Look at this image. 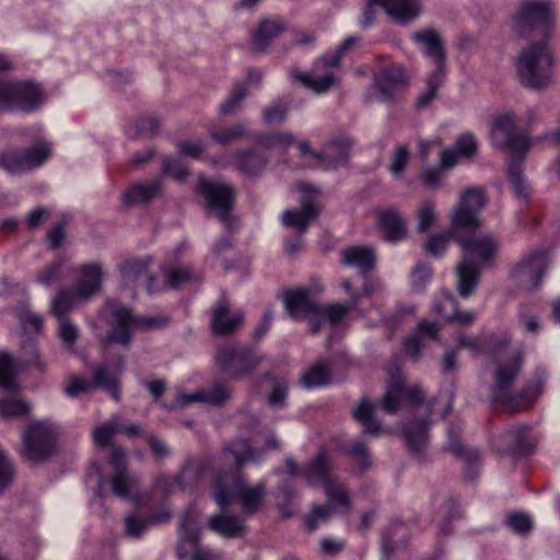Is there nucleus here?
I'll list each match as a JSON object with an SVG mask.
<instances>
[{"label":"nucleus","instance_id":"1","mask_svg":"<svg viewBox=\"0 0 560 560\" xmlns=\"http://www.w3.org/2000/svg\"><path fill=\"white\" fill-rule=\"evenodd\" d=\"M523 362V351L513 349L506 358H499L493 372L491 400L511 413L523 410L541 393L542 383L540 380L526 385L521 390L513 389V384L521 373Z\"/></svg>","mask_w":560,"mask_h":560},{"label":"nucleus","instance_id":"2","mask_svg":"<svg viewBox=\"0 0 560 560\" xmlns=\"http://www.w3.org/2000/svg\"><path fill=\"white\" fill-rule=\"evenodd\" d=\"M265 495V482L249 486L242 476L234 472L220 474L213 490V498L221 509L237 501L245 514L256 513L262 505Z\"/></svg>","mask_w":560,"mask_h":560},{"label":"nucleus","instance_id":"3","mask_svg":"<svg viewBox=\"0 0 560 560\" xmlns=\"http://www.w3.org/2000/svg\"><path fill=\"white\" fill-rule=\"evenodd\" d=\"M516 72L523 85L534 90L548 86L552 81V57L547 42H533L521 50Z\"/></svg>","mask_w":560,"mask_h":560},{"label":"nucleus","instance_id":"4","mask_svg":"<svg viewBox=\"0 0 560 560\" xmlns=\"http://www.w3.org/2000/svg\"><path fill=\"white\" fill-rule=\"evenodd\" d=\"M514 26L520 35L547 42L555 28L553 4L549 0H523L514 15Z\"/></svg>","mask_w":560,"mask_h":560},{"label":"nucleus","instance_id":"5","mask_svg":"<svg viewBox=\"0 0 560 560\" xmlns=\"http://www.w3.org/2000/svg\"><path fill=\"white\" fill-rule=\"evenodd\" d=\"M165 324L161 317L137 316L131 308L117 305L112 311V327L105 339V346L118 343L127 348L132 339L135 329H155Z\"/></svg>","mask_w":560,"mask_h":560},{"label":"nucleus","instance_id":"6","mask_svg":"<svg viewBox=\"0 0 560 560\" xmlns=\"http://www.w3.org/2000/svg\"><path fill=\"white\" fill-rule=\"evenodd\" d=\"M262 360L264 357L256 350L236 343L218 348L215 354L218 368L233 378L252 374Z\"/></svg>","mask_w":560,"mask_h":560},{"label":"nucleus","instance_id":"7","mask_svg":"<svg viewBox=\"0 0 560 560\" xmlns=\"http://www.w3.org/2000/svg\"><path fill=\"white\" fill-rule=\"evenodd\" d=\"M22 439V454L32 462L45 460L56 452L57 431L46 421L31 423L24 430Z\"/></svg>","mask_w":560,"mask_h":560},{"label":"nucleus","instance_id":"8","mask_svg":"<svg viewBox=\"0 0 560 560\" xmlns=\"http://www.w3.org/2000/svg\"><path fill=\"white\" fill-rule=\"evenodd\" d=\"M460 236H456V243L462 249V259L470 260L479 267L491 266L495 260L499 252V241L491 233H476L469 231Z\"/></svg>","mask_w":560,"mask_h":560},{"label":"nucleus","instance_id":"9","mask_svg":"<svg viewBox=\"0 0 560 560\" xmlns=\"http://www.w3.org/2000/svg\"><path fill=\"white\" fill-rule=\"evenodd\" d=\"M521 121L513 110H508L497 116L492 129L491 139L494 147L510 149L515 153L524 154L532 145L530 140L518 131L517 124Z\"/></svg>","mask_w":560,"mask_h":560},{"label":"nucleus","instance_id":"10","mask_svg":"<svg viewBox=\"0 0 560 560\" xmlns=\"http://www.w3.org/2000/svg\"><path fill=\"white\" fill-rule=\"evenodd\" d=\"M487 202L485 190L478 187L462 192L457 205L450 214L451 223L455 230L475 231L481 225L478 212Z\"/></svg>","mask_w":560,"mask_h":560},{"label":"nucleus","instance_id":"11","mask_svg":"<svg viewBox=\"0 0 560 560\" xmlns=\"http://www.w3.org/2000/svg\"><path fill=\"white\" fill-rule=\"evenodd\" d=\"M49 153V148L44 143L26 149L5 148L0 152V166L10 174H20L39 166Z\"/></svg>","mask_w":560,"mask_h":560},{"label":"nucleus","instance_id":"12","mask_svg":"<svg viewBox=\"0 0 560 560\" xmlns=\"http://www.w3.org/2000/svg\"><path fill=\"white\" fill-rule=\"evenodd\" d=\"M375 5L382 7L389 16L401 23H408L420 14V7L415 0H368L361 20L363 27L375 22Z\"/></svg>","mask_w":560,"mask_h":560},{"label":"nucleus","instance_id":"13","mask_svg":"<svg viewBox=\"0 0 560 560\" xmlns=\"http://www.w3.org/2000/svg\"><path fill=\"white\" fill-rule=\"evenodd\" d=\"M198 523L199 513L194 506L188 508L179 516V538L176 545V556L178 560L191 559L196 553L203 550V548L200 547V528Z\"/></svg>","mask_w":560,"mask_h":560},{"label":"nucleus","instance_id":"14","mask_svg":"<svg viewBox=\"0 0 560 560\" xmlns=\"http://www.w3.org/2000/svg\"><path fill=\"white\" fill-rule=\"evenodd\" d=\"M199 187L211 210L217 212L219 220L226 229H232L231 209L234 201L232 187L222 183L209 182L205 178L200 179Z\"/></svg>","mask_w":560,"mask_h":560},{"label":"nucleus","instance_id":"15","mask_svg":"<svg viewBox=\"0 0 560 560\" xmlns=\"http://www.w3.org/2000/svg\"><path fill=\"white\" fill-rule=\"evenodd\" d=\"M298 189L304 194L301 199V208L285 210L282 213V224L305 232L310 222L315 220L319 213V208L313 200V197L318 195V190L307 183H299Z\"/></svg>","mask_w":560,"mask_h":560},{"label":"nucleus","instance_id":"16","mask_svg":"<svg viewBox=\"0 0 560 560\" xmlns=\"http://www.w3.org/2000/svg\"><path fill=\"white\" fill-rule=\"evenodd\" d=\"M548 267V260L545 254L535 253L522 260L513 271V279L516 284L525 291L537 289L544 278Z\"/></svg>","mask_w":560,"mask_h":560},{"label":"nucleus","instance_id":"17","mask_svg":"<svg viewBox=\"0 0 560 560\" xmlns=\"http://www.w3.org/2000/svg\"><path fill=\"white\" fill-rule=\"evenodd\" d=\"M243 325V311L232 310L226 299H220L212 307L210 326L214 335H233L240 330Z\"/></svg>","mask_w":560,"mask_h":560},{"label":"nucleus","instance_id":"18","mask_svg":"<svg viewBox=\"0 0 560 560\" xmlns=\"http://www.w3.org/2000/svg\"><path fill=\"white\" fill-rule=\"evenodd\" d=\"M285 28L284 21L279 16L261 18L250 32V49L256 54L265 52Z\"/></svg>","mask_w":560,"mask_h":560},{"label":"nucleus","instance_id":"19","mask_svg":"<svg viewBox=\"0 0 560 560\" xmlns=\"http://www.w3.org/2000/svg\"><path fill=\"white\" fill-rule=\"evenodd\" d=\"M10 110L19 108L32 112L39 107L44 96L38 84L32 81L10 80Z\"/></svg>","mask_w":560,"mask_h":560},{"label":"nucleus","instance_id":"20","mask_svg":"<svg viewBox=\"0 0 560 560\" xmlns=\"http://www.w3.org/2000/svg\"><path fill=\"white\" fill-rule=\"evenodd\" d=\"M150 259H129L119 266L121 283L125 288L142 285L148 293L153 292L154 277L149 272Z\"/></svg>","mask_w":560,"mask_h":560},{"label":"nucleus","instance_id":"21","mask_svg":"<svg viewBox=\"0 0 560 560\" xmlns=\"http://www.w3.org/2000/svg\"><path fill=\"white\" fill-rule=\"evenodd\" d=\"M284 308L291 318L301 320L318 312L317 303L312 299L308 288L291 289L283 292Z\"/></svg>","mask_w":560,"mask_h":560},{"label":"nucleus","instance_id":"22","mask_svg":"<svg viewBox=\"0 0 560 560\" xmlns=\"http://www.w3.org/2000/svg\"><path fill=\"white\" fill-rule=\"evenodd\" d=\"M409 84V78L402 66L393 65L384 68L375 79V91L382 100L389 101L401 89Z\"/></svg>","mask_w":560,"mask_h":560},{"label":"nucleus","instance_id":"23","mask_svg":"<svg viewBox=\"0 0 560 560\" xmlns=\"http://www.w3.org/2000/svg\"><path fill=\"white\" fill-rule=\"evenodd\" d=\"M497 447L500 452L512 454H526L535 446V439L527 425L510 429L497 439Z\"/></svg>","mask_w":560,"mask_h":560},{"label":"nucleus","instance_id":"24","mask_svg":"<svg viewBox=\"0 0 560 560\" xmlns=\"http://www.w3.org/2000/svg\"><path fill=\"white\" fill-rule=\"evenodd\" d=\"M352 144L353 141L349 137H337L328 141L324 149L315 154V159L320 160L327 168L345 165L350 159Z\"/></svg>","mask_w":560,"mask_h":560},{"label":"nucleus","instance_id":"25","mask_svg":"<svg viewBox=\"0 0 560 560\" xmlns=\"http://www.w3.org/2000/svg\"><path fill=\"white\" fill-rule=\"evenodd\" d=\"M430 423L427 420L408 422L402 428V435L409 453L422 457L429 446Z\"/></svg>","mask_w":560,"mask_h":560},{"label":"nucleus","instance_id":"26","mask_svg":"<svg viewBox=\"0 0 560 560\" xmlns=\"http://www.w3.org/2000/svg\"><path fill=\"white\" fill-rule=\"evenodd\" d=\"M208 527L213 533L228 539L241 538L247 532L244 520L225 513V509H222L221 513L209 517Z\"/></svg>","mask_w":560,"mask_h":560},{"label":"nucleus","instance_id":"27","mask_svg":"<svg viewBox=\"0 0 560 560\" xmlns=\"http://www.w3.org/2000/svg\"><path fill=\"white\" fill-rule=\"evenodd\" d=\"M482 269V267H479L470 260L462 259L457 264L455 267V278L456 289L460 298L467 299L472 295L480 282Z\"/></svg>","mask_w":560,"mask_h":560},{"label":"nucleus","instance_id":"28","mask_svg":"<svg viewBox=\"0 0 560 560\" xmlns=\"http://www.w3.org/2000/svg\"><path fill=\"white\" fill-rule=\"evenodd\" d=\"M412 38L416 43L424 46V54L432 59L434 70L446 71L445 49L436 31L427 28L422 32L415 33Z\"/></svg>","mask_w":560,"mask_h":560},{"label":"nucleus","instance_id":"29","mask_svg":"<svg viewBox=\"0 0 560 560\" xmlns=\"http://www.w3.org/2000/svg\"><path fill=\"white\" fill-rule=\"evenodd\" d=\"M102 266L98 262L83 265L75 285L78 298L88 300L98 293L102 288Z\"/></svg>","mask_w":560,"mask_h":560},{"label":"nucleus","instance_id":"30","mask_svg":"<svg viewBox=\"0 0 560 560\" xmlns=\"http://www.w3.org/2000/svg\"><path fill=\"white\" fill-rule=\"evenodd\" d=\"M460 427L455 423H451L446 431V442L443 446V451L448 453L456 458L465 462L468 465H474L480 459V452L477 448L465 446L459 439Z\"/></svg>","mask_w":560,"mask_h":560},{"label":"nucleus","instance_id":"31","mask_svg":"<svg viewBox=\"0 0 560 560\" xmlns=\"http://www.w3.org/2000/svg\"><path fill=\"white\" fill-rule=\"evenodd\" d=\"M334 469L335 467L329 455L326 452H320L302 468V476L306 478L308 482H317L323 486L336 477V475L332 474Z\"/></svg>","mask_w":560,"mask_h":560},{"label":"nucleus","instance_id":"32","mask_svg":"<svg viewBox=\"0 0 560 560\" xmlns=\"http://www.w3.org/2000/svg\"><path fill=\"white\" fill-rule=\"evenodd\" d=\"M318 69L319 68H316L315 66L311 72H301L296 69H292L290 71V77L312 92L323 94L335 84L336 77L331 71H326L323 75H319L316 72Z\"/></svg>","mask_w":560,"mask_h":560},{"label":"nucleus","instance_id":"33","mask_svg":"<svg viewBox=\"0 0 560 560\" xmlns=\"http://www.w3.org/2000/svg\"><path fill=\"white\" fill-rule=\"evenodd\" d=\"M377 219L386 241L398 242L406 236V222L397 210H381L377 212Z\"/></svg>","mask_w":560,"mask_h":560},{"label":"nucleus","instance_id":"34","mask_svg":"<svg viewBox=\"0 0 560 560\" xmlns=\"http://www.w3.org/2000/svg\"><path fill=\"white\" fill-rule=\"evenodd\" d=\"M376 261L375 252L371 247L353 246L341 252V262L351 266L366 273L374 269Z\"/></svg>","mask_w":560,"mask_h":560},{"label":"nucleus","instance_id":"35","mask_svg":"<svg viewBox=\"0 0 560 560\" xmlns=\"http://www.w3.org/2000/svg\"><path fill=\"white\" fill-rule=\"evenodd\" d=\"M161 185V179L133 185L125 192L122 202L126 206L147 205L159 195Z\"/></svg>","mask_w":560,"mask_h":560},{"label":"nucleus","instance_id":"36","mask_svg":"<svg viewBox=\"0 0 560 560\" xmlns=\"http://www.w3.org/2000/svg\"><path fill=\"white\" fill-rule=\"evenodd\" d=\"M375 406L368 398H362L352 409L353 418L363 427L365 434L376 435L381 433V423L374 415Z\"/></svg>","mask_w":560,"mask_h":560},{"label":"nucleus","instance_id":"37","mask_svg":"<svg viewBox=\"0 0 560 560\" xmlns=\"http://www.w3.org/2000/svg\"><path fill=\"white\" fill-rule=\"evenodd\" d=\"M19 361L23 366L33 368L40 373L47 369V363L38 349V342L33 338L22 340Z\"/></svg>","mask_w":560,"mask_h":560},{"label":"nucleus","instance_id":"38","mask_svg":"<svg viewBox=\"0 0 560 560\" xmlns=\"http://www.w3.org/2000/svg\"><path fill=\"white\" fill-rule=\"evenodd\" d=\"M233 164L247 175H256L266 166V159L256 151H240L234 154Z\"/></svg>","mask_w":560,"mask_h":560},{"label":"nucleus","instance_id":"39","mask_svg":"<svg viewBox=\"0 0 560 560\" xmlns=\"http://www.w3.org/2000/svg\"><path fill=\"white\" fill-rule=\"evenodd\" d=\"M162 272L165 287L172 290L199 280V276L188 267H165Z\"/></svg>","mask_w":560,"mask_h":560},{"label":"nucleus","instance_id":"40","mask_svg":"<svg viewBox=\"0 0 560 560\" xmlns=\"http://www.w3.org/2000/svg\"><path fill=\"white\" fill-rule=\"evenodd\" d=\"M460 231L462 230H455L451 224L450 230L432 234L424 244L427 254L433 257L442 256L446 250L450 241H456V236H460Z\"/></svg>","mask_w":560,"mask_h":560},{"label":"nucleus","instance_id":"41","mask_svg":"<svg viewBox=\"0 0 560 560\" xmlns=\"http://www.w3.org/2000/svg\"><path fill=\"white\" fill-rule=\"evenodd\" d=\"M446 71L433 70L427 80L425 90L417 97L416 107L427 108L438 96V90L443 84Z\"/></svg>","mask_w":560,"mask_h":560},{"label":"nucleus","instance_id":"42","mask_svg":"<svg viewBox=\"0 0 560 560\" xmlns=\"http://www.w3.org/2000/svg\"><path fill=\"white\" fill-rule=\"evenodd\" d=\"M77 299V291L60 290L51 300L50 313L57 319L68 318L67 314L74 307Z\"/></svg>","mask_w":560,"mask_h":560},{"label":"nucleus","instance_id":"43","mask_svg":"<svg viewBox=\"0 0 560 560\" xmlns=\"http://www.w3.org/2000/svg\"><path fill=\"white\" fill-rule=\"evenodd\" d=\"M247 96V86L244 84H235L228 97L220 105V114L223 116L235 115L241 110Z\"/></svg>","mask_w":560,"mask_h":560},{"label":"nucleus","instance_id":"44","mask_svg":"<svg viewBox=\"0 0 560 560\" xmlns=\"http://www.w3.org/2000/svg\"><path fill=\"white\" fill-rule=\"evenodd\" d=\"M270 382L271 390L267 396V402L271 408H282L285 405L288 395V382L284 378L276 377L271 373L264 375Z\"/></svg>","mask_w":560,"mask_h":560},{"label":"nucleus","instance_id":"45","mask_svg":"<svg viewBox=\"0 0 560 560\" xmlns=\"http://www.w3.org/2000/svg\"><path fill=\"white\" fill-rule=\"evenodd\" d=\"M322 487L324 488L327 497L328 505L350 506L348 490L346 486L339 481L337 476L324 483Z\"/></svg>","mask_w":560,"mask_h":560},{"label":"nucleus","instance_id":"46","mask_svg":"<svg viewBox=\"0 0 560 560\" xmlns=\"http://www.w3.org/2000/svg\"><path fill=\"white\" fill-rule=\"evenodd\" d=\"M93 387L104 388L115 400L120 399V386L116 376L105 368L98 366L93 373Z\"/></svg>","mask_w":560,"mask_h":560},{"label":"nucleus","instance_id":"47","mask_svg":"<svg viewBox=\"0 0 560 560\" xmlns=\"http://www.w3.org/2000/svg\"><path fill=\"white\" fill-rule=\"evenodd\" d=\"M15 366L12 355L5 352L0 353V388L14 392L18 389L15 380Z\"/></svg>","mask_w":560,"mask_h":560},{"label":"nucleus","instance_id":"48","mask_svg":"<svg viewBox=\"0 0 560 560\" xmlns=\"http://www.w3.org/2000/svg\"><path fill=\"white\" fill-rule=\"evenodd\" d=\"M168 518V513L152 515L148 520H140L135 515H129L125 518L126 533L130 537L138 538L144 533L149 524L165 522Z\"/></svg>","mask_w":560,"mask_h":560},{"label":"nucleus","instance_id":"49","mask_svg":"<svg viewBox=\"0 0 560 560\" xmlns=\"http://www.w3.org/2000/svg\"><path fill=\"white\" fill-rule=\"evenodd\" d=\"M225 451L231 452L234 456L235 463L238 468H242L248 462H257L261 454L254 451L246 441H236L225 447Z\"/></svg>","mask_w":560,"mask_h":560},{"label":"nucleus","instance_id":"50","mask_svg":"<svg viewBox=\"0 0 560 560\" xmlns=\"http://www.w3.org/2000/svg\"><path fill=\"white\" fill-rule=\"evenodd\" d=\"M205 463H191L184 466L176 478V483L183 489H191L198 479L205 474Z\"/></svg>","mask_w":560,"mask_h":560},{"label":"nucleus","instance_id":"51","mask_svg":"<svg viewBox=\"0 0 560 560\" xmlns=\"http://www.w3.org/2000/svg\"><path fill=\"white\" fill-rule=\"evenodd\" d=\"M302 384L306 388H314L326 385L329 381V370L326 363L319 362L311 366L302 375Z\"/></svg>","mask_w":560,"mask_h":560},{"label":"nucleus","instance_id":"52","mask_svg":"<svg viewBox=\"0 0 560 560\" xmlns=\"http://www.w3.org/2000/svg\"><path fill=\"white\" fill-rule=\"evenodd\" d=\"M18 319L22 330L25 334L39 335L43 330L44 319L43 316L32 312L26 306L18 308Z\"/></svg>","mask_w":560,"mask_h":560},{"label":"nucleus","instance_id":"53","mask_svg":"<svg viewBox=\"0 0 560 560\" xmlns=\"http://www.w3.org/2000/svg\"><path fill=\"white\" fill-rule=\"evenodd\" d=\"M508 175L515 195L518 198L526 199L529 196V189L521 170L520 159H513V161L510 163Z\"/></svg>","mask_w":560,"mask_h":560},{"label":"nucleus","instance_id":"54","mask_svg":"<svg viewBox=\"0 0 560 560\" xmlns=\"http://www.w3.org/2000/svg\"><path fill=\"white\" fill-rule=\"evenodd\" d=\"M137 479L127 470H119L110 478V486L115 495L119 498L129 497L131 490L136 487Z\"/></svg>","mask_w":560,"mask_h":560},{"label":"nucleus","instance_id":"55","mask_svg":"<svg viewBox=\"0 0 560 560\" xmlns=\"http://www.w3.org/2000/svg\"><path fill=\"white\" fill-rule=\"evenodd\" d=\"M295 142V137L291 132H270L260 136L257 143L267 149H282L291 147Z\"/></svg>","mask_w":560,"mask_h":560},{"label":"nucleus","instance_id":"56","mask_svg":"<svg viewBox=\"0 0 560 560\" xmlns=\"http://www.w3.org/2000/svg\"><path fill=\"white\" fill-rule=\"evenodd\" d=\"M290 104L284 101L272 102L262 112V121L267 126L279 125L285 121Z\"/></svg>","mask_w":560,"mask_h":560},{"label":"nucleus","instance_id":"57","mask_svg":"<svg viewBox=\"0 0 560 560\" xmlns=\"http://www.w3.org/2000/svg\"><path fill=\"white\" fill-rule=\"evenodd\" d=\"M332 514L328 504H314L311 511L304 516L305 526L308 532L315 530L320 524L326 523Z\"/></svg>","mask_w":560,"mask_h":560},{"label":"nucleus","instance_id":"58","mask_svg":"<svg viewBox=\"0 0 560 560\" xmlns=\"http://www.w3.org/2000/svg\"><path fill=\"white\" fill-rule=\"evenodd\" d=\"M32 407L23 399H0V417L10 419L30 413Z\"/></svg>","mask_w":560,"mask_h":560},{"label":"nucleus","instance_id":"59","mask_svg":"<svg viewBox=\"0 0 560 560\" xmlns=\"http://www.w3.org/2000/svg\"><path fill=\"white\" fill-rule=\"evenodd\" d=\"M58 320L57 336L60 339L63 347L68 350H72L78 338L79 329L70 320V318H61Z\"/></svg>","mask_w":560,"mask_h":560},{"label":"nucleus","instance_id":"60","mask_svg":"<svg viewBox=\"0 0 560 560\" xmlns=\"http://www.w3.org/2000/svg\"><path fill=\"white\" fill-rule=\"evenodd\" d=\"M358 302L359 298L352 294V303H349L348 305L334 304L323 307L320 306V314L325 316L326 320H328L331 325H337L347 316L350 310L358 304Z\"/></svg>","mask_w":560,"mask_h":560},{"label":"nucleus","instance_id":"61","mask_svg":"<svg viewBox=\"0 0 560 560\" xmlns=\"http://www.w3.org/2000/svg\"><path fill=\"white\" fill-rule=\"evenodd\" d=\"M346 452L355 460L361 474L371 467V456L369 448L362 442L349 443L346 446Z\"/></svg>","mask_w":560,"mask_h":560},{"label":"nucleus","instance_id":"62","mask_svg":"<svg viewBox=\"0 0 560 560\" xmlns=\"http://www.w3.org/2000/svg\"><path fill=\"white\" fill-rule=\"evenodd\" d=\"M438 215L435 213L434 203L432 201H424L418 209L417 214V231L419 233L427 232L435 223Z\"/></svg>","mask_w":560,"mask_h":560},{"label":"nucleus","instance_id":"63","mask_svg":"<svg viewBox=\"0 0 560 560\" xmlns=\"http://www.w3.org/2000/svg\"><path fill=\"white\" fill-rule=\"evenodd\" d=\"M162 171L164 174L176 180H184L188 176V167L177 158L165 156L163 160Z\"/></svg>","mask_w":560,"mask_h":560},{"label":"nucleus","instance_id":"64","mask_svg":"<svg viewBox=\"0 0 560 560\" xmlns=\"http://www.w3.org/2000/svg\"><path fill=\"white\" fill-rule=\"evenodd\" d=\"M116 432H118V420L112 419L94 429L93 441L96 445L104 447L109 444L112 436Z\"/></svg>","mask_w":560,"mask_h":560}]
</instances>
